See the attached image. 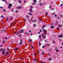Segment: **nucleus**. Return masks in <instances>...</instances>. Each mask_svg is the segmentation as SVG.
Instances as JSON below:
<instances>
[{
	"mask_svg": "<svg viewBox=\"0 0 63 63\" xmlns=\"http://www.w3.org/2000/svg\"><path fill=\"white\" fill-rule=\"evenodd\" d=\"M48 14V13H47V12H46V15H47Z\"/></svg>",
	"mask_w": 63,
	"mask_h": 63,
	"instance_id": "28",
	"label": "nucleus"
},
{
	"mask_svg": "<svg viewBox=\"0 0 63 63\" xmlns=\"http://www.w3.org/2000/svg\"><path fill=\"white\" fill-rule=\"evenodd\" d=\"M51 28H54V27L53 26H51Z\"/></svg>",
	"mask_w": 63,
	"mask_h": 63,
	"instance_id": "25",
	"label": "nucleus"
},
{
	"mask_svg": "<svg viewBox=\"0 0 63 63\" xmlns=\"http://www.w3.org/2000/svg\"><path fill=\"white\" fill-rule=\"evenodd\" d=\"M57 29H59V28H57Z\"/></svg>",
	"mask_w": 63,
	"mask_h": 63,
	"instance_id": "54",
	"label": "nucleus"
},
{
	"mask_svg": "<svg viewBox=\"0 0 63 63\" xmlns=\"http://www.w3.org/2000/svg\"><path fill=\"white\" fill-rule=\"evenodd\" d=\"M49 8L50 9H51V5H50V6L49 7Z\"/></svg>",
	"mask_w": 63,
	"mask_h": 63,
	"instance_id": "29",
	"label": "nucleus"
},
{
	"mask_svg": "<svg viewBox=\"0 0 63 63\" xmlns=\"http://www.w3.org/2000/svg\"><path fill=\"white\" fill-rule=\"evenodd\" d=\"M56 51L57 52L58 51V50H56Z\"/></svg>",
	"mask_w": 63,
	"mask_h": 63,
	"instance_id": "32",
	"label": "nucleus"
},
{
	"mask_svg": "<svg viewBox=\"0 0 63 63\" xmlns=\"http://www.w3.org/2000/svg\"><path fill=\"white\" fill-rule=\"evenodd\" d=\"M19 8V9H21V6H20L19 7H17V9H18Z\"/></svg>",
	"mask_w": 63,
	"mask_h": 63,
	"instance_id": "10",
	"label": "nucleus"
},
{
	"mask_svg": "<svg viewBox=\"0 0 63 63\" xmlns=\"http://www.w3.org/2000/svg\"><path fill=\"white\" fill-rule=\"evenodd\" d=\"M9 5L8 8L9 9H11V7H12V5L11 3H9Z\"/></svg>",
	"mask_w": 63,
	"mask_h": 63,
	"instance_id": "2",
	"label": "nucleus"
},
{
	"mask_svg": "<svg viewBox=\"0 0 63 63\" xmlns=\"http://www.w3.org/2000/svg\"><path fill=\"white\" fill-rule=\"evenodd\" d=\"M58 26L60 28L61 27H62V25H61L59 24L58 25Z\"/></svg>",
	"mask_w": 63,
	"mask_h": 63,
	"instance_id": "3",
	"label": "nucleus"
},
{
	"mask_svg": "<svg viewBox=\"0 0 63 63\" xmlns=\"http://www.w3.org/2000/svg\"><path fill=\"white\" fill-rule=\"evenodd\" d=\"M38 52L39 53H40V51H38Z\"/></svg>",
	"mask_w": 63,
	"mask_h": 63,
	"instance_id": "44",
	"label": "nucleus"
},
{
	"mask_svg": "<svg viewBox=\"0 0 63 63\" xmlns=\"http://www.w3.org/2000/svg\"><path fill=\"white\" fill-rule=\"evenodd\" d=\"M3 11L4 12H6V10H5V9H3Z\"/></svg>",
	"mask_w": 63,
	"mask_h": 63,
	"instance_id": "31",
	"label": "nucleus"
},
{
	"mask_svg": "<svg viewBox=\"0 0 63 63\" xmlns=\"http://www.w3.org/2000/svg\"><path fill=\"white\" fill-rule=\"evenodd\" d=\"M30 11V13H32V11Z\"/></svg>",
	"mask_w": 63,
	"mask_h": 63,
	"instance_id": "61",
	"label": "nucleus"
},
{
	"mask_svg": "<svg viewBox=\"0 0 63 63\" xmlns=\"http://www.w3.org/2000/svg\"><path fill=\"white\" fill-rule=\"evenodd\" d=\"M62 5H63V4H62L60 5L61 7H62Z\"/></svg>",
	"mask_w": 63,
	"mask_h": 63,
	"instance_id": "35",
	"label": "nucleus"
},
{
	"mask_svg": "<svg viewBox=\"0 0 63 63\" xmlns=\"http://www.w3.org/2000/svg\"><path fill=\"white\" fill-rule=\"evenodd\" d=\"M12 12H14V10L13 9H12Z\"/></svg>",
	"mask_w": 63,
	"mask_h": 63,
	"instance_id": "40",
	"label": "nucleus"
},
{
	"mask_svg": "<svg viewBox=\"0 0 63 63\" xmlns=\"http://www.w3.org/2000/svg\"><path fill=\"white\" fill-rule=\"evenodd\" d=\"M31 9H32V8H33V6H31Z\"/></svg>",
	"mask_w": 63,
	"mask_h": 63,
	"instance_id": "45",
	"label": "nucleus"
},
{
	"mask_svg": "<svg viewBox=\"0 0 63 63\" xmlns=\"http://www.w3.org/2000/svg\"><path fill=\"white\" fill-rule=\"evenodd\" d=\"M8 39V38H7V37H5V39Z\"/></svg>",
	"mask_w": 63,
	"mask_h": 63,
	"instance_id": "43",
	"label": "nucleus"
},
{
	"mask_svg": "<svg viewBox=\"0 0 63 63\" xmlns=\"http://www.w3.org/2000/svg\"><path fill=\"white\" fill-rule=\"evenodd\" d=\"M19 2L20 3H21V1L20 0H19Z\"/></svg>",
	"mask_w": 63,
	"mask_h": 63,
	"instance_id": "16",
	"label": "nucleus"
},
{
	"mask_svg": "<svg viewBox=\"0 0 63 63\" xmlns=\"http://www.w3.org/2000/svg\"><path fill=\"white\" fill-rule=\"evenodd\" d=\"M27 18H29V16L28 15H27Z\"/></svg>",
	"mask_w": 63,
	"mask_h": 63,
	"instance_id": "21",
	"label": "nucleus"
},
{
	"mask_svg": "<svg viewBox=\"0 0 63 63\" xmlns=\"http://www.w3.org/2000/svg\"><path fill=\"white\" fill-rule=\"evenodd\" d=\"M30 35H31V36H32V35H33V34H30Z\"/></svg>",
	"mask_w": 63,
	"mask_h": 63,
	"instance_id": "52",
	"label": "nucleus"
},
{
	"mask_svg": "<svg viewBox=\"0 0 63 63\" xmlns=\"http://www.w3.org/2000/svg\"><path fill=\"white\" fill-rule=\"evenodd\" d=\"M28 15H30V16H32V14L31 13H28Z\"/></svg>",
	"mask_w": 63,
	"mask_h": 63,
	"instance_id": "9",
	"label": "nucleus"
},
{
	"mask_svg": "<svg viewBox=\"0 0 63 63\" xmlns=\"http://www.w3.org/2000/svg\"><path fill=\"white\" fill-rule=\"evenodd\" d=\"M47 42V40H46L45 41V42Z\"/></svg>",
	"mask_w": 63,
	"mask_h": 63,
	"instance_id": "51",
	"label": "nucleus"
},
{
	"mask_svg": "<svg viewBox=\"0 0 63 63\" xmlns=\"http://www.w3.org/2000/svg\"><path fill=\"white\" fill-rule=\"evenodd\" d=\"M60 16L61 17H62V15H60Z\"/></svg>",
	"mask_w": 63,
	"mask_h": 63,
	"instance_id": "55",
	"label": "nucleus"
},
{
	"mask_svg": "<svg viewBox=\"0 0 63 63\" xmlns=\"http://www.w3.org/2000/svg\"><path fill=\"white\" fill-rule=\"evenodd\" d=\"M29 22H30V23H31V22H30V20H29Z\"/></svg>",
	"mask_w": 63,
	"mask_h": 63,
	"instance_id": "46",
	"label": "nucleus"
},
{
	"mask_svg": "<svg viewBox=\"0 0 63 63\" xmlns=\"http://www.w3.org/2000/svg\"><path fill=\"white\" fill-rule=\"evenodd\" d=\"M55 14V12H54V13H53L52 14V15H54Z\"/></svg>",
	"mask_w": 63,
	"mask_h": 63,
	"instance_id": "30",
	"label": "nucleus"
},
{
	"mask_svg": "<svg viewBox=\"0 0 63 63\" xmlns=\"http://www.w3.org/2000/svg\"><path fill=\"white\" fill-rule=\"evenodd\" d=\"M29 32H31V31H29Z\"/></svg>",
	"mask_w": 63,
	"mask_h": 63,
	"instance_id": "50",
	"label": "nucleus"
},
{
	"mask_svg": "<svg viewBox=\"0 0 63 63\" xmlns=\"http://www.w3.org/2000/svg\"><path fill=\"white\" fill-rule=\"evenodd\" d=\"M29 41L30 42H32V39H29Z\"/></svg>",
	"mask_w": 63,
	"mask_h": 63,
	"instance_id": "7",
	"label": "nucleus"
},
{
	"mask_svg": "<svg viewBox=\"0 0 63 63\" xmlns=\"http://www.w3.org/2000/svg\"><path fill=\"white\" fill-rule=\"evenodd\" d=\"M49 61H50V60H51V58H49Z\"/></svg>",
	"mask_w": 63,
	"mask_h": 63,
	"instance_id": "38",
	"label": "nucleus"
},
{
	"mask_svg": "<svg viewBox=\"0 0 63 63\" xmlns=\"http://www.w3.org/2000/svg\"><path fill=\"white\" fill-rule=\"evenodd\" d=\"M3 43H5V41H3Z\"/></svg>",
	"mask_w": 63,
	"mask_h": 63,
	"instance_id": "63",
	"label": "nucleus"
},
{
	"mask_svg": "<svg viewBox=\"0 0 63 63\" xmlns=\"http://www.w3.org/2000/svg\"><path fill=\"white\" fill-rule=\"evenodd\" d=\"M41 37V35H39V38H40Z\"/></svg>",
	"mask_w": 63,
	"mask_h": 63,
	"instance_id": "36",
	"label": "nucleus"
},
{
	"mask_svg": "<svg viewBox=\"0 0 63 63\" xmlns=\"http://www.w3.org/2000/svg\"><path fill=\"white\" fill-rule=\"evenodd\" d=\"M36 60L37 61H38V60L37 59Z\"/></svg>",
	"mask_w": 63,
	"mask_h": 63,
	"instance_id": "58",
	"label": "nucleus"
},
{
	"mask_svg": "<svg viewBox=\"0 0 63 63\" xmlns=\"http://www.w3.org/2000/svg\"><path fill=\"white\" fill-rule=\"evenodd\" d=\"M49 50H51V49H49Z\"/></svg>",
	"mask_w": 63,
	"mask_h": 63,
	"instance_id": "56",
	"label": "nucleus"
},
{
	"mask_svg": "<svg viewBox=\"0 0 63 63\" xmlns=\"http://www.w3.org/2000/svg\"><path fill=\"white\" fill-rule=\"evenodd\" d=\"M31 48H33V46H32Z\"/></svg>",
	"mask_w": 63,
	"mask_h": 63,
	"instance_id": "53",
	"label": "nucleus"
},
{
	"mask_svg": "<svg viewBox=\"0 0 63 63\" xmlns=\"http://www.w3.org/2000/svg\"><path fill=\"white\" fill-rule=\"evenodd\" d=\"M30 33H28L27 32H26L24 33V34L26 35H29Z\"/></svg>",
	"mask_w": 63,
	"mask_h": 63,
	"instance_id": "6",
	"label": "nucleus"
},
{
	"mask_svg": "<svg viewBox=\"0 0 63 63\" xmlns=\"http://www.w3.org/2000/svg\"><path fill=\"white\" fill-rule=\"evenodd\" d=\"M34 55L35 56H36V54H35V53H34Z\"/></svg>",
	"mask_w": 63,
	"mask_h": 63,
	"instance_id": "62",
	"label": "nucleus"
},
{
	"mask_svg": "<svg viewBox=\"0 0 63 63\" xmlns=\"http://www.w3.org/2000/svg\"><path fill=\"white\" fill-rule=\"evenodd\" d=\"M35 4H34V3H32V5H34Z\"/></svg>",
	"mask_w": 63,
	"mask_h": 63,
	"instance_id": "59",
	"label": "nucleus"
},
{
	"mask_svg": "<svg viewBox=\"0 0 63 63\" xmlns=\"http://www.w3.org/2000/svg\"><path fill=\"white\" fill-rule=\"evenodd\" d=\"M22 39H20V41L21 42H22Z\"/></svg>",
	"mask_w": 63,
	"mask_h": 63,
	"instance_id": "41",
	"label": "nucleus"
},
{
	"mask_svg": "<svg viewBox=\"0 0 63 63\" xmlns=\"http://www.w3.org/2000/svg\"><path fill=\"white\" fill-rule=\"evenodd\" d=\"M39 46H41V43H40V42H39Z\"/></svg>",
	"mask_w": 63,
	"mask_h": 63,
	"instance_id": "18",
	"label": "nucleus"
},
{
	"mask_svg": "<svg viewBox=\"0 0 63 63\" xmlns=\"http://www.w3.org/2000/svg\"><path fill=\"white\" fill-rule=\"evenodd\" d=\"M43 32L44 34H42V35H45L47 34V30H43Z\"/></svg>",
	"mask_w": 63,
	"mask_h": 63,
	"instance_id": "1",
	"label": "nucleus"
},
{
	"mask_svg": "<svg viewBox=\"0 0 63 63\" xmlns=\"http://www.w3.org/2000/svg\"><path fill=\"white\" fill-rule=\"evenodd\" d=\"M23 30H21V33H23Z\"/></svg>",
	"mask_w": 63,
	"mask_h": 63,
	"instance_id": "19",
	"label": "nucleus"
},
{
	"mask_svg": "<svg viewBox=\"0 0 63 63\" xmlns=\"http://www.w3.org/2000/svg\"><path fill=\"white\" fill-rule=\"evenodd\" d=\"M22 42H21L20 43L18 44V45H21V44H22Z\"/></svg>",
	"mask_w": 63,
	"mask_h": 63,
	"instance_id": "13",
	"label": "nucleus"
},
{
	"mask_svg": "<svg viewBox=\"0 0 63 63\" xmlns=\"http://www.w3.org/2000/svg\"><path fill=\"white\" fill-rule=\"evenodd\" d=\"M3 50V48H1L0 50V51H1V50Z\"/></svg>",
	"mask_w": 63,
	"mask_h": 63,
	"instance_id": "27",
	"label": "nucleus"
},
{
	"mask_svg": "<svg viewBox=\"0 0 63 63\" xmlns=\"http://www.w3.org/2000/svg\"><path fill=\"white\" fill-rule=\"evenodd\" d=\"M6 54H9V52H7L6 53Z\"/></svg>",
	"mask_w": 63,
	"mask_h": 63,
	"instance_id": "20",
	"label": "nucleus"
},
{
	"mask_svg": "<svg viewBox=\"0 0 63 63\" xmlns=\"http://www.w3.org/2000/svg\"><path fill=\"white\" fill-rule=\"evenodd\" d=\"M42 37H43L44 39H45V38H46V36H44V35L42 34Z\"/></svg>",
	"mask_w": 63,
	"mask_h": 63,
	"instance_id": "8",
	"label": "nucleus"
},
{
	"mask_svg": "<svg viewBox=\"0 0 63 63\" xmlns=\"http://www.w3.org/2000/svg\"><path fill=\"white\" fill-rule=\"evenodd\" d=\"M0 17H2V18H5V17H4L2 15L0 16Z\"/></svg>",
	"mask_w": 63,
	"mask_h": 63,
	"instance_id": "12",
	"label": "nucleus"
},
{
	"mask_svg": "<svg viewBox=\"0 0 63 63\" xmlns=\"http://www.w3.org/2000/svg\"><path fill=\"white\" fill-rule=\"evenodd\" d=\"M0 8H1V9H2V8H3V7H0Z\"/></svg>",
	"mask_w": 63,
	"mask_h": 63,
	"instance_id": "42",
	"label": "nucleus"
},
{
	"mask_svg": "<svg viewBox=\"0 0 63 63\" xmlns=\"http://www.w3.org/2000/svg\"><path fill=\"white\" fill-rule=\"evenodd\" d=\"M33 1L34 3H36L37 2V0H33Z\"/></svg>",
	"mask_w": 63,
	"mask_h": 63,
	"instance_id": "15",
	"label": "nucleus"
},
{
	"mask_svg": "<svg viewBox=\"0 0 63 63\" xmlns=\"http://www.w3.org/2000/svg\"><path fill=\"white\" fill-rule=\"evenodd\" d=\"M7 50H9V49H8V48H7Z\"/></svg>",
	"mask_w": 63,
	"mask_h": 63,
	"instance_id": "57",
	"label": "nucleus"
},
{
	"mask_svg": "<svg viewBox=\"0 0 63 63\" xmlns=\"http://www.w3.org/2000/svg\"><path fill=\"white\" fill-rule=\"evenodd\" d=\"M47 46H49V44H47Z\"/></svg>",
	"mask_w": 63,
	"mask_h": 63,
	"instance_id": "48",
	"label": "nucleus"
},
{
	"mask_svg": "<svg viewBox=\"0 0 63 63\" xmlns=\"http://www.w3.org/2000/svg\"><path fill=\"white\" fill-rule=\"evenodd\" d=\"M46 27V26L45 25H43L42 26V27H43V28H44V27Z\"/></svg>",
	"mask_w": 63,
	"mask_h": 63,
	"instance_id": "26",
	"label": "nucleus"
},
{
	"mask_svg": "<svg viewBox=\"0 0 63 63\" xmlns=\"http://www.w3.org/2000/svg\"><path fill=\"white\" fill-rule=\"evenodd\" d=\"M40 5H41V6H42V3H40Z\"/></svg>",
	"mask_w": 63,
	"mask_h": 63,
	"instance_id": "37",
	"label": "nucleus"
},
{
	"mask_svg": "<svg viewBox=\"0 0 63 63\" xmlns=\"http://www.w3.org/2000/svg\"><path fill=\"white\" fill-rule=\"evenodd\" d=\"M18 47H17V48H15L14 49V50H17V49H18Z\"/></svg>",
	"mask_w": 63,
	"mask_h": 63,
	"instance_id": "14",
	"label": "nucleus"
},
{
	"mask_svg": "<svg viewBox=\"0 0 63 63\" xmlns=\"http://www.w3.org/2000/svg\"><path fill=\"white\" fill-rule=\"evenodd\" d=\"M6 19H7V21H8V20H8V18H6Z\"/></svg>",
	"mask_w": 63,
	"mask_h": 63,
	"instance_id": "24",
	"label": "nucleus"
},
{
	"mask_svg": "<svg viewBox=\"0 0 63 63\" xmlns=\"http://www.w3.org/2000/svg\"><path fill=\"white\" fill-rule=\"evenodd\" d=\"M48 55H49H49H50V54L49 53L48 54Z\"/></svg>",
	"mask_w": 63,
	"mask_h": 63,
	"instance_id": "49",
	"label": "nucleus"
},
{
	"mask_svg": "<svg viewBox=\"0 0 63 63\" xmlns=\"http://www.w3.org/2000/svg\"><path fill=\"white\" fill-rule=\"evenodd\" d=\"M44 53H45V52H44V51H43L42 52V55H44Z\"/></svg>",
	"mask_w": 63,
	"mask_h": 63,
	"instance_id": "22",
	"label": "nucleus"
},
{
	"mask_svg": "<svg viewBox=\"0 0 63 63\" xmlns=\"http://www.w3.org/2000/svg\"><path fill=\"white\" fill-rule=\"evenodd\" d=\"M62 46H63V42H62Z\"/></svg>",
	"mask_w": 63,
	"mask_h": 63,
	"instance_id": "47",
	"label": "nucleus"
},
{
	"mask_svg": "<svg viewBox=\"0 0 63 63\" xmlns=\"http://www.w3.org/2000/svg\"><path fill=\"white\" fill-rule=\"evenodd\" d=\"M2 54H4V53H5V49H3V50H2Z\"/></svg>",
	"mask_w": 63,
	"mask_h": 63,
	"instance_id": "4",
	"label": "nucleus"
},
{
	"mask_svg": "<svg viewBox=\"0 0 63 63\" xmlns=\"http://www.w3.org/2000/svg\"><path fill=\"white\" fill-rule=\"evenodd\" d=\"M55 17H57V15H55Z\"/></svg>",
	"mask_w": 63,
	"mask_h": 63,
	"instance_id": "34",
	"label": "nucleus"
},
{
	"mask_svg": "<svg viewBox=\"0 0 63 63\" xmlns=\"http://www.w3.org/2000/svg\"><path fill=\"white\" fill-rule=\"evenodd\" d=\"M41 63H44V62H43L42 61L41 62Z\"/></svg>",
	"mask_w": 63,
	"mask_h": 63,
	"instance_id": "60",
	"label": "nucleus"
},
{
	"mask_svg": "<svg viewBox=\"0 0 63 63\" xmlns=\"http://www.w3.org/2000/svg\"><path fill=\"white\" fill-rule=\"evenodd\" d=\"M2 1H3V2H6V4H7V1H6V0H2Z\"/></svg>",
	"mask_w": 63,
	"mask_h": 63,
	"instance_id": "11",
	"label": "nucleus"
},
{
	"mask_svg": "<svg viewBox=\"0 0 63 63\" xmlns=\"http://www.w3.org/2000/svg\"><path fill=\"white\" fill-rule=\"evenodd\" d=\"M45 47H46V45L43 46L42 47V48H45Z\"/></svg>",
	"mask_w": 63,
	"mask_h": 63,
	"instance_id": "17",
	"label": "nucleus"
},
{
	"mask_svg": "<svg viewBox=\"0 0 63 63\" xmlns=\"http://www.w3.org/2000/svg\"><path fill=\"white\" fill-rule=\"evenodd\" d=\"M33 26L34 27H36V24H33Z\"/></svg>",
	"mask_w": 63,
	"mask_h": 63,
	"instance_id": "23",
	"label": "nucleus"
},
{
	"mask_svg": "<svg viewBox=\"0 0 63 63\" xmlns=\"http://www.w3.org/2000/svg\"><path fill=\"white\" fill-rule=\"evenodd\" d=\"M3 31H4L5 32H6V31H5V29H3Z\"/></svg>",
	"mask_w": 63,
	"mask_h": 63,
	"instance_id": "39",
	"label": "nucleus"
},
{
	"mask_svg": "<svg viewBox=\"0 0 63 63\" xmlns=\"http://www.w3.org/2000/svg\"><path fill=\"white\" fill-rule=\"evenodd\" d=\"M40 32H42V30H40Z\"/></svg>",
	"mask_w": 63,
	"mask_h": 63,
	"instance_id": "64",
	"label": "nucleus"
},
{
	"mask_svg": "<svg viewBox=\"0 0 63 63\" xmlns=\"http://www.w3.org/2000/svg\"><path fill=\"white\" fill-rule=\"evenodd\" d=\"M59 38H62V37H63V35L62 34L59 35Z\"/></svg>",
	"mask_w": 63,
	"mask_h": 63,
	"instance_id": "5",
	"label": "nucleus"
},
{
	"mask_svg": "<svg viewBox=\"0 0 63 63\" xmlns=\"http://www.w3.org/2000/svg\"><path fill=\"white\" fill-rule=\"evenodd\" d=\"M30 11H32V9H31L30 10Z\"/></svg>",
	"mask_w": 63,
	"mask_h": 63,
	"instance_id": "33",
	"label": "nucleus"
}]
</instances>
